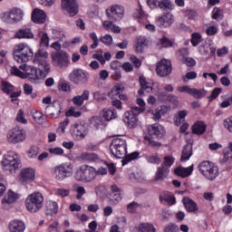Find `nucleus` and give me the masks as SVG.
<instances>
[{
  "label": "nucleus",
  "instance_id": "obj_53",
  "mask_svg": "<svg viewBox=\"0 0 232 232\" xmlns=\"http://www.w3.org/2000/svg\"><path fill=\"white\" fill-rule=\"evenodd\" d=\"M139 208H140V204L132 201L127 206V210L129 213H131V215H133V213H137V209H139Z\"/></svg>",
  "mask_w": 232,
  "mask_h": 232
},
{
  "label": "nucleus",
  "instance_id": "obj_39",
  "mask_svg": "<svg viewBox=\"0 0 232 232\" xmlns=\"http://www.w3.org/2000/svg\"><path fill=\"white\" fill-rule=\"evenodd\" d=\"M15 37L17 39H34V33H32V29H20L15 34Z\"/></svg>",
  "mask_w": 232,
  "mask_h": 232
},
{
  "label": "nucleus",
  "instance_id": "obj_43",
  "mask_svg": "<svg viewBox=\"0 0 232 232\" xmlns=\"http://www.w3.org/2000/svg\"><path fill=\"white\" fill-rule=\"evenodd\" d=\"M139 155H140V153L139 151H134L131 152L130 154H126L121 160V164L122 166H126V164H128V162H131V160H136V159H139Z\"/></svg>",
  "mask_w": 232,
  "mask_h": 232
},
{
  "label": "nucleus",
  "instance_id": "obj_6",
  "mask_svg": "<svg viewBox=\"0 0 232 232\" xmlns=\"http://www.w3.org/2000/svg\"><path fill=\"white\" fill-rule=\"evenodd\" d=\"M110 151L116 159H124L128 155V142L125 139L116 138L111 142Z\"/></svg>",
  "mask_w": 232,
  "mask_h": 232
},
{
  "label": "nucleus",
  "instance_id": "obj_36",
  "mask_svg": "<svg viewBox=\"0 0 232 232\" xmlns=\"http://www.w3.org/2000/svg\"><path fill=\"white\" fill-rule=\"evenodd\" d=\"M80 159L85 162H101V157L93 152H83L81 154Z\"/></svg>",
  "mask_w": 232,
  "mask_h": 232
},
{
  "label": "nucleus",
  "instance_id": "obj_27",
  "mask_svg": "<svg viewBox=\"0 0 232 232\" xmlns=\"http://www.w3.org/2000/svg\"><path fill=\"white\" fill-rule=\"evenodd\" d=\"M183 206L188 213H196L198 211V205L193 199L189 198H184L182 199Z\"/></svg>",
  "mask_w": 232,
  "mask_h": 232
},
{
  "label": "nucleus",
  "instance_id": "obj_55",
  "mask_svg": "<svg viewBox=\"0 0 232 232\" xmlns=\"http://www.w3.org/2000/svg\"><path fill=\"white\" fill-rule=\"evenodd\" d=\"M163 232H179V226L175 223H169L164 227Z\"/></svg>",
  "mask_w": 232,
  "mask_h": 232
},
{
  "label": "nucleus",
  "instance_id": "obj_42",
  "mask_svg": "<svg viewBox=\"0 0 232 232\" xmlns=\"http://www.w3.org/2000/svg\"><path fill=\"white\" fill-rule=\"evenodd\" d=\"M46 208L47 215H51V217L57 215V212L59 211V205L55 201L47 202Z\"/></svg>",
  "mask_w": 232,
  "mask_h": 232
},
{
  "label": "nucleus",
  "instance_id": "obj_38",
  "mask_svg": "<svg viewBox=\"0 0 232 232\" xmlns=\"http://www.w3.org/2000/svg\"><path fill=\"white\" fill-rule=\"evenodd\" d=\"M0 90L3 92V93L10 95L12 92H15V86L10 82L2 81L0 83Z\"/></svg>",
  "mask_w": 232,
  "mask_h": 232
},
{
  "label": "nucleus",
  "instance_id": "obj_2",
  "mask_svg": "<svg viewBox=\"0 0 232 232\" xmlns=\"http://www.w3.org/2000/svg\"><path fill=\"white\" fill-rule=\"evenodd\" d=\"M20 70H23L25 72L26 79H28L31 82H34V84H37L41 79H44L46 75H48V72H44V69L37 68L33 65H28L26 63H24L19 66Z\"/></svg>",
  "mask_w": 232,
  "mask_h": 232
},
{
  "label": "nucleus",
  "instance_id": "obj_47",
  "mask_svg": "<svg viewBox=\"0 0 232 232\" xmlns=\"http://www.w3.org/2000/svg\"><path fill=\"white\" fill-rule=\"evenodd\" d=\"M124 90L126 88L124 87V84L122 83H117L111 91V93L113 95H121V93H124Z\"/></svg>",
  "mask_w": 232,
  "mask_h": 232
},
{
  "label": "nucleus",
  "instance_id": "obj_41",
  "mask_svg": "<svg viewBox=\"0 0 232 232\" xmlns=\"http://www.w3.org/2000/svg\"><path fill=\"white\" fill-rule=\"evenodd\" d=\"M102 118L104 121H113V119H117V111L115 109H104L102 111Z\"/></svg>",
  "mask_w": 232,
  "mask_h": 232
},
{
  "label": "nucleus",
  "instance_id": "obj_20",
  "mask_svg": "<svg viewBox=\"0 0 232 232\" xmlns=\"http://www.w3.org/2000/svg\"><path fill=\"white\" fill-rule=\"evenodd\" d=\"M156 24H158L160 28L171 26V24H173V14H171V13H164L163 15L157 18Z\"/></svg>",
  "mask_w": 232,
  "mask_h": 232
},
{
  "label": "nucleus",
  "instance_id": "obj_58",
  "mask_svg": "<svg viewBox=\"0 0 232 232\" xmlns=\"http://www.w3.org/2000/svg\"><path fill=\"white\" fill-rule=\"evenodd\" d=\"M100 41L106 46H110V44L113 43V37H111L110 34H105L100 38Z\"/></svg>",
  "mask_w": 232,
  "mask_h": 232
},
{
  "label": "nucleus",
  "instance_id": "obj_52",
  "mask_svg": "<svg viewBox=\"0 0 232 232\" xmlns=\"http://www.w3.org/2000/svg\"><path fill=\"white\" fill-rule=\"evenodd\" d=\"M170 217L171 214L169 213V210L164 209L160 212L159 219L162 222H168Z\"/></svg>",
  "mask_w": 232,
  "mask_h": 232
},
{
  "label": "nucleus",
  "instance_id": "obj_26",
  "mask_svg": "<svg viewBox=\"0 0 232 232\" xmlns=\"http://www.w3.org/2000/svg\"><path fill=\"white\" fill-rule=\"evenodd\" d=\"M139 82H140V88L138 91V93L140 95H144V92H147V93H150V92H153V87L151 86V83L146 81V77L140 76Z\"/></svg>",
  "mask_w": 232,
  "mask_h": 232
},
{
  "label": "nucleus",
  "instance_id": "obj_63",
  "mask_svg": "<svg viewBox=\"0 0 232 232\" xmlns=\"http://www.w3.org/2000/svg\"><path fill=\"white\" fill-rule=\"evenodd\" d=\"M182 63L183 64H186V66H188V67L197 66V61L193 58L183 57Z\"/></svg>",
  "mask_w": 232,
  "mask_h": 232
},
{
  "label": "nucleus",
  "instance_id": "obj_19",
  "mask_svg": "<svg viewBox=\"0 0 232 232\" xmlns=\"http://www.w3.org/2000/svg\"><path fill=\"white\" fill-rule=\"evenodd\" d=\"M35 179V169L32 168L23 169L20 173V180L23 184H30Z\"/></svg>",
  "mask_w": 232,
  "mask_h": 232
},
{
  "label": "nucleus",
  "instance_id": "obj_13",
  "mask_svg": "<svg viewBox=\"0 0 232 232\" xmlns=\"http://www.w3.org/2000/svg\"><path fill=\"white\" fill-rule=\"evenodd\" d=\"M26 139V130L17 127L11 129L7 132V140L11 144H17L23 142Z\"/></svg>",
  "mask_w": 232,
  "mask_h": 232
},
{
  "label": "nucleus",
  "instance_id": "obj_51",
  "mask_svg": "<svg viewBox=\"0 0 232 232\" xmlns=\"http://www.w3.org/2000/svg\"><path fill=\"white\" fill-rule=\"evenodd\" d=\"M147 162L150 164H160L161 160L159 158V154H152L146 157Z\"/></svg>",
  "mask_w": 232,
  "mask_h": 232
},
{
  "label": "nucleus",
  "instance_id": "obj_8",
  "mask_svg": "<svg viewBox=\"0 0 232 232\" xmlns=\"http://www.w3.org/2000/svg\"><path fill=\"white\" fill-rule=\"evenodd\" d=\"M44 204V197L40 192L29 195L25 199V208L31 213H37Z\"/></svg>",
  "mask_w": 232,
  "mask_h": 232
},
{
  "label": "nucleus",
  "instance_id": "obj_40",
  "mask_svg": "<svg viewBox=\"0 0 232 232\" xmlns=\"http://www.w3.org/2000/svg\"><path fill=\"white\" fill-rule=\"evenodd\" d=\"M9 19L14 21V23H19L23 19V10L19 8H14L9 13Z\"/></svg>",
  "mask_w": 232,
  "mask_h": 232
},
{
  "label": "nucleus",
  "instance_id": "obj_30",
  "mask_svg": "<svg viewBox=\"0 0 232 232\" xmlns=\"http://www.w3.org/2000/svg\"><path fill=\"white\" fill-rule=\"evenodd\" d=\"M84 101H90V91L84 90L82 95H76L72 98V102L75 106H82Z\"/></svg>",
  "mask_w": 232,
  "mask_h": 232
},
{
  "label": "nucleus",
  "instance_id": "obj_50",
  "mask_svg": "<svg viewBox=\"0 0 232 232\" xmlns=\"http://www.w3.org/2000/svg\"><path fill=\"white\" fill-rule=\"evenodd\" d=\"M173 164H175V159L173 158V156H166L161 166L163 168H168V169H169V167L173 166Z\"/></svg>",
  "mask_w": 232,
  "mask_h": 232
},
{
  "label": "nucleus",
  "instance_id": "obj_62",
  "mask_svg": "<svg viewBox=\"0 0 232 232\" xmlns=\"http://www.w3.org/2000/svg\"><path fill=\"white\" fill-rule=\"evenodd\" d=\"M232 160V151L228 150L224 153L223 159L220 160L221 164H226V162H231Z\"/></svg>",
  "mask_w": 232,
  "mask_h": 232
},
{
  "label": "nucleus",
  "instance_id": "obj_35",
  "mask_svg": "<svg viewBox=\"0 0 232 232\" xmlns=\"http://www.w3.org/2000/svg\"><path fill=\"white\" fill-rule=\"evenodd\" d=\"M208 125L204 123V121H196L192 126V133L194 135H204L206 133V130Z\"/></svg>",
  "mask_w": 232,
  "mask_h": 232
},
{
  "label": "nucleus",
  "instance_id": "obj_16",
  "mask_svg": "<svg viewBox=\"0 0 232 232\" xmlns=\"http://www.w3.org/2000/svg\"><path fill=\"white\" fill-rule=\"evenodd\" d=\"M172 72L171 61L162 59L156 66V72L159 77H168Z\"/></svg>",
  "mask_w": 232,
  "mask_h": 232
},
{
  "label": "nucleus",
  "instance_id": "obj_22",
  "mask_svg": "<svg viewBox=\"0 0 232 232\" xmlns=\"http://www.w3.org/2000/svg\"><path fill=\"white\" fill-rule=\"evenodd\" d=\"M148 6L151 10H155V8H160L161 10H173V5L169 1H147Z\"/></svg>",
  "mask_w": 232,
  "mask_h": 232
},
{
  "label": "nucleus",
  "instance_id": "obj_33",
  "mask_svg": "<svg viewBox=\"0 0 232 232\" xmlns=\"http://www.w3.org/2000/svg\"><path fill=\"white\" fill-rule=\"evenodd\" d=\"M191 155H193V145L188 143L183 147L180 158L181 162L189 160V159H191Z\"/></svg>",
  "mask_w": 232,
  "mask_h": 232
},
{
  "label": "nucleus",
  "instance_id": "obj_10",
  "mask_svg": "<svg viewBox=\"0 0 232 232\" xmlns=\"http://www.w3.org/2000/svg\"><path fill=\"white\" fill-rule=\"evenodd\" d=\"M48 52L44 49H39L34 57L33 63L36 64L38 68L44 70L45 73H50V63H48Z\"/></svg>",
  "mask_w": 232,
  "mask_h": 232
},
{
  "label": "nucleus",
  "instance_id": "obj_37",
  "mask_svg": "<svg viewBox=\"0 0 232 232\" xmlns=\"http://www.w3.org/2000/svg\"><path fill=\"white\" fill-rule=\"evenodd\" d=\"M19 198V195L17 193L14 192L13 190H8V192L5 194V198L2 199V204H14L15 200Z\"/></svg>",
  "mask_w": 232,
  "mask_h": 232
},
{
  "label": "nucleus",
  "instance_id": "obj_9",
  "mask_svg": "<svg viewBox=\"0 0 232 232\" xmlns=\"http://www.w3.org/2000/svg\"><path fill=\"white\" fill-rule=\"evenodd\" d=\"M141 111H144V109L133 106L130 108V110L124 112L123 122L126 124L129 130L137 128V124L139 122V115H140Z\"/></svg>",
  "mask_w": 232,
  "mask_h": 232
},
{
  "label": "nucleus",
  "instance_id": "obj_46",
  "mask_svg": "<svg viewBox=\"0 0 232 232\" xmlns=\"http://www.w3.org/2000/svg\"><path fill=\"white\" fill-rule=\"evenodd\" d=\"M202 43V34L199 33H193L191 34V44L192 46H198Z\"/></svg>",
  "mask_w": 232,
  "mask_h": 232
},
{
  "label": "nucleus",
  "instance_id": "obj_23",
  "mask_svg": "<svg viewBox=\"0 0 232 232\" xmlns=\"http://www.w3.org/2000/svg\"><path fill=\"white\" fill-rule=\"evenodd\" d=\"M122 199V195L121 194V188L117 185H112L111 187V191L109 194V200L111 204H119Z\"/></svg>",
  "mask_w": 232,
  "mask_h": 232
},
{
  "label": "nucleus",
  "instance_id": "obj_32",
  "mask_svg": "<svg viewBox=\"0 0 232 232\" xmlns=\"http://www.w3.org/2000/svg\"><path fill=\"white\" fill-rule=\"evenodd\" d=\"M168 175H169V169H168V167H162V165H160L157 168L155 180L158 182L160 180H164L168 179Z\"/></svg>",
  "mask_w": 232,
  "mask_h": 232
},
{
  "label": "nucleus",
  "instance_id": "obj_1",
  "mask_svg": "<svg viewBox=\"0 0 232 232\" xmlns=\"http://www.w3.org/2000/svg\"><path fill=\"white\" fill-rule=\"evenodd\" d=\"M53 177L55 180L63 182L73 175V164L72 162H63L56 165L52 169Z\"/></svg>",
  "mask_w": 232,
  "mask_h": 232
},
{
  "label": "nucleus",
  "instance_id": "obj_34",
  "mask_svg": "<svg viewBox=\"0 0 232 232\" xmlns=\"http://www.w3.org/2000/svg\"><path fill=\"white\" fill-rule=\"evenodd\" d=\"M174 173L178 177H181V179H186L187 177H189L191 173H193V166L188 168L178 167L175 169Z\"/></svg>",
  "mask_w": 232,
  "mask_h": 232
},
{
  "label": "nucleus",
  "instance_id": "obj_56",
  "mask_svg": "<svg viewBox=\"0 0 232 232\" xmlns=\"http://www.w3.org/2000/svg\"><path fill=\"white\" fill-rule=\"evenodd\" d=\"M58 90L59 92H71L72 86L70 85V82H63L62 83H59Z\"/></svg>",
  "mask_w": 232,
  "mask_h": 232
},
{
  "label": "nucleus",
  "instance_id": "obj_54",
  "mask_svg": "<svg viewBox=\"0 0 232 232\" xmlns=\"http://www.w3.org/2000/svg\"><path fill=\"white\" fill-rule=\"evenodd\" d=\"M160 43L163 48H171L173 46V42L171 40H169L168 37L163 36Z\"/></svg>",
  "mask_w": 232,
  "mask_h": 232
},
{
  "label": "nucleus",
  "instance_id": "obj_31",
  "mask_svg": "<svg viewBox=\"0 0 232 232\" xmlns=\"http://www.w3.org/2000/svg\"><path fill=\"white\" fill-rule=\"evenodd\" d=\"M139 3V9H136L133 13L134 19H137L138 23H146L148 21V14L144 10L142 9V5H140V2Z\"/></svg>",
  "mask_w": 232,
  "mask_h": 232
},
{
  "label": "nucleus",
  "instance_id": "obj_3",
  "mask_svg": "<svg viewBox=\"0 0 232 232\" xmlns=\"http://www.w3.org/2000/svg\"><path fill=\"white\" fill-rule=\"evenodd\" d=\"M97 178V169L89 165H82L76 170L74 179L78 182H92Z\"/></svg>",
  "mask_w": 232,
  "mask_h": 232
},
{
  "label": "nucleus",
  "instance_id": "obj_21",
  "mask_svg": "<svg viewBox=\"0 0 232 232\" xmlns=\"http://www.w3.org/2000/svg\"><path fill=\"white\" fill-rule=\"evenodd\" d=\"M149 134L153 139H162L166 135V130H164L162 125L154 123L149 127Z\"/></svg>",
  "mask_w": 232,
  "mask_h": 232
},
{
  "label": "nucleus",
  "instance_id": "obj_48",
  "mask_svg": "<svg viewBox=\"0 0 232 232\" xmlns=\"http://www.w3.org/2000/svg\"><path fill=\"white\" fill-rule=\"evenodd\" d=\"M11 75H15V77H20V79H26V74L23 72L16 66H13L10 70Z\"/></svg>",
  "mask_w": 232,
  "mask_h": 232
},
{
  "label": "nucleus",
  "instance_id": "obj_15",
  "mask_svg": "<svg viewBox=\"0 0 232 232\" xmlns=\"http://www.w3.org/2000/svg\"><path fill=\"white\" fill-rule=\"evenodd\" d=\"M62 10L69 17H75L79 14V4L76 1H63Z\"/></svg>",
  "mask_w": 232,
  "mask_h": 232
},
{
  "label": "nucleus",
  "instance_id": "obj_4",
  "mask_svg": "<svg viewBox=\"0 0 232 232\" xmlns=\"http://www.w3.org/2000/svg\"><path fill=\"white\" fill-rule=\"evenodd\" d=\"M198 169L208 180H215L219 175L218 166L209 160L201 161Z\"/></svg>",
  "mask_w": 232,
  "mask_h": 232
},
{
  "label": "nucleus",
  "instance_id": "obj_49",
  "mask_svg": "<svg viewBox=\"0 0 232 232\" xmlns=\"http://www.w3.org/2000/svg\"><path fill=\"white\" fill-rule=\"evenodd\" d=\"M40 46L41 48H48V46H50V37L48 36V34L44 33L42 34Z\"/></svg>",
  "mask_w": 232,
  "mask_h": 232
},
{
  "label": "nucleus",
  "instance_id": "obj_11",
  "mask_svg": "<svg viewBox=\"0 0 232 232\" xmlns=\"http://www.w3.org/2000/svg\"><path fill=\"white\" fill-rule=\"evenodd\" d=\"M71 82L73 84H86L90 81V73L82 69H74L69 75Z\"/></svg>",
  "mask_w": 232,
  "mask_h": 232
},
{
  "label": "nucleus",
  "instance_id": "obj_64",
  "mask_svg": "<svg viewBox=\"0 0 232 232\" xmlns=\"http://www.w3.org/2000/svg\"><path fill=\"white\" fill-rule=\"evenodd\" d=\"M224 126L227 128V130H228V131L232 133V116L227 118L224 121Z\"/></svg>",
  "mask_w": 232,
  "mask_h": 232
},
{
  "label": "nucleus",
  "instance_id": "obj_29",
  "mask_svg": "<svg viewBox=\"0 0 232 232\" xmlns=\"http://www.w3.org/2000/svg\"><path fill=\"white\" fill-rule=\"evenodd\" d=\"M26 229V225H24V222L21 220H13L9 224V230L10 232H24Z\"/></svg>",
  "mask_w": 232,
  "mask_h": 232
},
{
  "label": "nucleus",
  "instance_id": "obj_17",
  "mask_svg": "<svg viewBox=\"0 0 232 232\" xmlns=\"http://www.w3.org/2000/svg\"><path fill=\"white\" fill-rule=\"evenodd\" d=\"M51 57L53 63L59 66V68H63V66H68V64H70V56H68V53H53Z\"/></svg>",
  "mask_w": 232,
  "mask_h": 232
},
{
  "label": "nucleus",
  "instance_id": "obj_28",
  "mask_svg": "<svg viewBox=\"0 0 232 232\" xmlns=\"http://www.w3.org/2000/svg\"><path fill=\"white\" fill-rule=\"evenodd\" d=\"M149 44L150 40H148L146 36H139L135 44V52H137V53H142L144 48L148 47Z\"/></svg>",
  "mask_w": 232,
  "mask_h": 232
},
{
  "label": "nucleus",
  "instance_id": "obj_60",
  "mask_svg": "<svg viewBox=\"0 0 232 232\" xmlns=\"http://www.w3.org/2000/svg\"><path fill=\"white\" fill-rule=\"evenodd\" d=\"M92 123L95 128H99V126H102V124H104V121H102V117L101 116H94L92 118Z\"/></svg>",
  "mask_w": 232,
  "mask_h": 232
},
{
  "label": "nucleus",
  "instance_id": "obj_45",
  "mask_svg": "<svg viewBox=\"0 0 232 232\" xmlns=\"http://www.w3.org/2000/svg\"><path fill=\"white\" fill-rule=\"evenodd\" d=\"M39 151H40L39 147L33 145L26 151V154L29 159H35L37 158V155H39Z\"/></svg>",
  "mask_w": 232,
  "mask_h": 232
},
{
  "label": "nucleus",
  "instance_id": "obj_12",
  "mask_svg": "<svg viewBox=\"0 0 232 232\" xmlns=\"http://www.w3.org/2000/svg\"><path fill=\"white\" fill-rule=\"evenodd\" d=\"M70 131L74 140H82L88 135V127L84 123L77 121L71 126Z\"/></svg>",
  "mask_w": 232,
  "mask_h": 232
},
{
  "label": "nucleus",
  "instance_id": "obj_59",
  "mask_svg": "<svg viewBox=\"0 0 232 232\" xmlns=\"http://www.w3.org/2000/svg\"><path fill=\"white\" fill-rule=\"evenodd\" d=\"M221 92H222V88H218V87L215 88L212 91L210 96L208 97L209 102H211L212 101H215V99H217V97H218V95H220Z\"/></svg>",
  "mask_w": 232,
  "mask_h": 232
},
{
  "label": "nucleus",
  "instance_id": "obj_44",
  "mask_svg": "<svg viewBox=\"0 0 232 232\" xmlns=\"http://www.w3.org/2000/svg\"><path fill=\"white\" fill-rule=\"evenodd\" d=\"M138 229L140 232H157V228L151 223H141Z\"/></svg>",
  "mask_w": 232,
  "mask_h": 232
},
{
  "label": "nucleus",
  "instance_id": "obj_14",
  "mask_svg": "<svg viewBox=\"0 0 232 232\" xmlns=\"http://www.w3.org/2000/svg\"><path fill=\"white\" fill-rule=\"evenodd\" d=\"M107 17L109 21H121L124 17V6L122 5H111L106 10Z\"/></svg>",
  "mask_w": 232,
  "mask_h": 232
},
{
  "label": "nucleus",
  "instance_id": "obj_57",
  "mask_svg": "<svg viewBox=\"0 0 232 232\" xmlns=\"http://www.w3.org/2000/svg\"><path fill=\"white\" fill-rule=\"evenodd\" d=\"M90 39L92 40L93 44L91 45L92 50H95L97 46H99V38L97 37V34L91 33L89 34Z\"/></svg>",
  "mask_w": 232,
  "mask_h": 232
},
{
  "label": "nucleus",
  "instance_id": "obj_18",
  "mask_svg": "<svg viewBox=\"0 0 232 232\" xmlns=\"http://www.w3.org/2000/svg\"><path fill=\"white\" fill-rule=\"evenodd\" d=\"M177 90L178 92H179V93H188V95H192V97H194L195 99H202V97L206 95L204 93V91L192 89L188 85L179 86Z\"/></svg>",
  "mask_w": 232,
  "mask_h": 232
},
{
  "label": "nucleus",
  "instance_id": "obj_24",
  "mask_svg": "<svg viewBox=\"0 0 232 232\" xmlns=\"http://www.w3.org/2000/svg\"><path fill=\"white\" fill-rule=\"evenodd\" d=\"M160 202H161V204H169V206H174V204H177V198H175L173 193L168 190H164L160 193Z\"/></svg>",
  "mask_w": 232,
  "mask_h": 232
},
{
  "label": "nucleus",
  "instance_id": "obj_61",
  "mask_svg": "<svg viewBox=\"0 0 232 232\" xmlns=\"http://www.w3.org/2000/svg\"><path fill=\"white\" fill-rule=\"evenodd\" d=\"M184 15L185 17H188V19L189 20H195V18L197 17V15H198V14H197V11L193 9H189L184 12Z\"/></svg>",
  "mask_w": 232,
  "mask_h": 232
},
{
  "label": "nucleus",
  "instance_id": "obj_5",
  "mask_svg": "<svg viewBox=\"0 0 232 232\" xmlns=\"http://www.w3.org/2000/svg\"><path fill=\"white\" fill-rule=\"evenodd\" d=\"M13 57L16 63H28L34 57V51L24 44H20L14 48Z\"/></svg>",
  "mask_w": 232,
  "mask_h": 232
},
{
  "label": "nucleus",
  "instance_id": "obj_25",
  "mask_svg": "<svg viewBox=\"0 0 232 232\" xmlns=\"http://www.w3.org/2000/svg\"><path fill=\"white\" fill-rule=\"evenodd\" d=\"M31 19L35 24H44L46 23V13L39 8H35L32 13Z\"/></svg>",
  "mask_w": 232,
  "mask_h": 232
},
{
  "label": "nucleus",
  "instance_id": "obj_7",
  "mask_svg": "<svg viewBox=\"0 0 232 232\" xmlns=\"http://www.w3.org/2000/svg\"><path fill=\"white\" fill-rule=\"evenodd\" d=\"M2 166L4 171L14 173V171H15V169H19V166H21L19 155H17L14 151H8L2 160Z\"/></svg>",
  "mask_w": 232,
  "mask_h": 232
}]
</instances>
